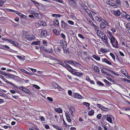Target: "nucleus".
I'll return each instance as SVG.
<instances>
[{
    "instance_id": "obj_1",
    "label": "nucleus",
    "mask_w": 130,
    "mask_h": 130,
    "mask_svg": "<svg viewBox=\"0 0 130 130\" xmlns=\"http://www.w3.org/2000/svg\"><path fill=\"white\" fill-rule=\"evenodd\" d=\"M110 40V43L113 47L116 48H119L118 41L115 37L111 39Z\"/></svg>"
},
{
    "instance_id": "obj_2",
    "label": "nucleus",
    "mask_w": 130,
    "mask_h": 130,
    "mask_svg": "<svg viewBox=\"0 0 130 130\" xmlns=\"http://www.w3.org/2000/svg\"><path fill=\"white\" fill-rule=\"evenodd\" d=\"M109 21H107L105 20L100 24V28L103 29L106 27V26H110L109 25Z\"/></svg>"
},
{
    "instance_id": "obj_3",
    "label": "nucleus",
    "mask_w": 130,
    "mask_h": 130,
    "mask_svg": "<svg viewBox=\"0 0 130 130\" xmlns=\"http://www.w3.org/2000/svg\"><path fill=\"white\" fill-rule=\"evenodd\" d=\"M111 6H113L114 8H116L117 6L120 4V0H113L111 1Z\"/></svg>"
},
{
    "instance_id": "obj_4",
    "label": "nucleus",
    "mask_w": 130,
    "mask_h": 130,
    "mask_svg": "<svg viewBox=\"0 0 130 130\" xmlns=\"http://www.w3.org/2000/svg\"><path fill=\"white\" fill-rule=\"evenodd\" d=\"M100 38L104 41V42L105 43V44L108 47L110 45L108 42V38L105 34Z\"/></svg>"
},
{
    "instance_id": "obj_5",
    "label": "nucleus",
    "mask_w": 130,
    "mask_h": 130,
    "mask_svg": "<svg viewBox=\"0 0 130 130\" xmlns=\"http://www.w3.org/2000/svg\"><path fill=\"white\" fill-rule=\"evenodd\" d=\"M106 116L107 117V120L110 123L113 124V123H112V120H114V117L112 115H106L105 117H106Z\"/></svg>"
},
{
    "instance_id": "obj_6",
    "label": "nucleus",
    "mask_w": 130,
    "mask_h": 130,
    "mask_svg": "<svg viewBox=\"0 0 130 130\" xmlns=\"http://www.w3.org/2000/svg\"><path fill=\"white\" fill-rule=\"evenodd\" d=\"M68 62V63L76 67H80L81 66L80 64L74 60H69Z\"/></svg>"
},
{
    "instance_id": "obj_7",
    "label": "nucleus",
    "mask_w": 130,
    "mask_h": 130,
    "mask_svg": "<svg viewBox=\"0 0 130 130\" xmlns=\"http://www.w3.org/2000/svg\"><path fill=\"white\" fill-rule=\"evenodd\" d=\"M61 22L62 24V25L63 28L68 29L70 28V27L68 24L64 22L63 21H62Z\"/></svg>"
},
{
    "instance_id": "obj_8",
    "label": "nucleus",
    "mask_w": 130,
    "mask_h": 130,
    "mask_svg": "<svg viewBox=\"0 0 130 130\" xmlns=\"http://www.w3.org/2000/svg\"><path fill=\"white\" fill-rule=\"evenodd\" d=\"M26 38L29 41H31L34 39L35 36L33 35H26Z\"/></svg>"
},
{
    "instance_id": "obj_9",
    "label": "nucleus",
    "mask_w": 130,
    "mask_h": 130,
    "mask_svg": "<svg viewBox=\"0 0 130 130\" xmlns=\"http://www.w3.org/2000/svg\"><path fill=\"white\" fill-rule=\"evenodd\" d=\"M92 66V68H94V70L95 72L98 73H99L100 72L99 68L97 66H95L93 65Z\"/></svg>"
},
{
    "instance_id": "obj_10",
    "label": "nucleus",
    "mask_w": 130,
    "mask_h": 130,
    "mask_svg": "<svg viewBox=\"0 0 130 130\" xmlns=\"http://www.w3.org/2000/svg\"><path fill=\"white\" fill-rule=\"evenodd\" d=\"M97 35L100 38H101L102 36H103L104 34L102 32L101 30H98L97 32Z\"/></svg>"
},
{
    "instance_id": "obj_11",
    "label": "nucleus",
    "mask_w": 130,
    "mask_h": 130,
    "mask_svg": "<svg viewBox=\"0 0 130 130\" xmlns=\"http://www.w3.org/2000/svg\"><path fill=\"white\" fill-rule=\"evenodd\" d=\"M108 33V37L109 40H110L111 39H112L113 38L115 37L113 36L111 32L110 31H108L107 32Z\"/></svg>"
},
{
    "instance_id": "obj_12",
    "label": "nucleus",
    "mask_w": 130,
    "mask_h": 130,
    "mask_svg": "<svg viewBox=\"0 0 130 130\" xmlns=\"http://www.w3.org/2000/svg\"><path fill=\"white\" fill-rule=\"evenodd\" d=\"M33 15H34L36 17L39 18L41 19L43 17V15L40 13H33Z\"/></svg>"
},
{
    "instance_id": "obj_13",
    "label": "nucleus",
    "mask_w": 130,
    "mask_h": 130,
    "mask_svg": "<svg viewBox=\"0 0 130 130\" xmlns=\"http://www.w3.org/2000/svg\"><path fill=\"white\" fill-rule=\"evenodd\" d=\"M72 73L75 75L79 77L83 75V74L82 73H79L74 71H73Z\"/></svg>"
},
{
    "instance_id": "obj_14",
    "label": "nucleus",
    "mask_w": 130,
    "mask_h": 130,
    "mask_svg": "<svg viewBox=\"0 0 130 130\" xmlns=\"http://www.w3.org/2000/svg\"><path fill=\"white\" fill-rule=\"evenodd\" d=\"M59 64L61 65L63 67H64L65 68H66V69L68 70L69 69H72V68L71 66H70L68 64L64 65V64L61 63H59Z\"/></svg>"
},
{
    "instance_id": "obj_15",
    "label": "nucleus",
    "mask_w": 130,
    "mask_h": 130,
    "mask_svg": "<svg viewBox=\"0 0 130 130\" xmlns=\"http://www.w3.org/2000/svg\"><path fill=\"white\" fill-rule=\"evenodd\" d=\"M95 19L98 22H103L105 20L103 19L101 17H96L95 18Z\"/></svg>"
},
{
    "instance_id": "obj_16",
    "label": "nucleus",
    "mask_w": 130,
    "mask_h": 130,
    "mask_svg": "<svg viewBox=\"0 0 130 130\" xmlns=\"http://www.w3.org/2000/svg\"><path fill=\"white\" fill-rule=\"evenodd\" d=\"M102 61L103 62H105L107 64L110 65H111V63L110 61H108L106 58H105L104 59H102Z\"/></svg>"
},
{
    "instance_id": "obj_17",
    "label": "nucleus",
    "mask_w": 130,
    "mask_h": 130,
    "mask_svg": "<svg viewBox=\"0 0 130 130\" xmlns=\"http://www.w3.org/2000/svg\"><path fill=\"white\" fill-rule=\"evenodd\" d=\"M41 35L44 37H46L47 35L46 30H41Z\"/></svg>"
},
{
    "instance_id": "obj_18",
    "label": "nucleus",
    "mask_w": 130,
    "mask_h": 130,
    "mask_svg": "<svg viewBox=\"0 0 130 130\" xmlns=\"http://www.w3.org/2000/svg\"><path fill=\"white\" fill-rule=\"evenodd\" d=\"M113 12L114 15L117 16H119L121 13L120 11L118 10H114L113 11Z\"/></svg>"
},
{
    "instance_id": "obj_19",
    "label": "nucleus",
    "mask_w": 130,
    "mask_h": 130,
    "mask_svg": "<svg viewBox=\"0 0 130 130\" xmlns=\"http://www.w3.org/2000/svg\"><path fill=\"white\" fill-rule=\"evenodd\" d=\"M65 114L67 120L69 122H71V119L70 117L69 116L68 113H66Z\"/></svg>"
},
{
    "instance_id": "obj_20",
    "label": "nucleus",
    "mask_w": 130,
    "mask_h": 130,
    "mask_svg": "<svg viewBox=\"0 0 130 130\" xmlns=\"http://www.w3.org/2000/svg\"><path fill=\"white\" fill-rule=\"evenodd\" d=\"M63 49L64 53L65 54H66L67 55H68L69 54V50L68 48H63Z\"/></svg>"
},
{
    "instance_id": "obj_21",
    "label": "nucleus",
    "mask_w": 130,
    "mask_h": 130,
    "mask_svg": "<svg viewBox=\"0 0 130 130\" xmlns=\"http://www.w3.org/2000/svg\"><path fill=\"white\" fill-rule=\"evenodd\" d=\"M74 95L75 97L78 99H81L82 98V96L77 93H75Z\"/></svg>"
},
{
    "instance_id": "obj_22",
    "label": "nucleus",
    "mask_w": 130,
    "mask_h": 130,
    "mask_svg": "<svg viewBox=\"0 0 130 130\" xmlns=\"http://www.w3.org/2000/svg\"><path fill=\"white\" fill-rule=\"evenodd\" d=\"M3 80L6 82L7 83H9L11 85H12L14 86L15 85L13 84V83H12V82H10L7 80L5 78H4L3 79Z\"/></svg>"
},
{
    "instance_id": "obj_23",
    "label": "nucleus",
    "mask_w": 130,
    "mask_h": 130,
    "mask_svg": "<svg viewBox=\"0 0 130 130\" xmlns=\"http://www.w3.org/2000/svg\"><path fill=\"white\" fill-rule=\"evenodd\" d=\"M55 110L56 111L59 113H62V110L60 108H56L55 109Z\"/></svg>"
},
{
    "instance_id": "obj_24",
    "label": "nucleus",
    "mask_w": 130,
    "mask_h": 130,
    "mask_svg": "<svg viewBox=\"0 0 130 130\" xmlns=\"http://www.w3.org/2000/svg\"><path fill=\"white\" fill-rule=\"evenodd\" d=\"M74 110V108L72 107H70L69 108V111L72 115H73V112Z\"/></svg>"
},
{
    "instance_id": "obj_25",
    "label": "nucleus",
    "mask_w": 130,
    "mask_h": 130,
    "mask_svg": "<svg viewBox=\"0 0 130 130\" xmlns=\"http://www.w3.org/2000/svg\"><path fill=\"white\" fill-rule=\"evenodd\" d=\"M20 70L21 71L24 73H25L26 74H28L29 75H31L32 74L31 73H29L28 72H27L24 69H20Z\"/></svg>"
},
{
    "instance_id": "obj_26",
    "label": "nucleus",
    "mask_w": 130,
    "mask_h": 130,
    "mask_svg": "<svg viewBox=\"0 0 130 130\" xmlns=\"http://www.w3.org/2000/svg\"><path fill=\"white\" fill-rule=\"evenodd\" d=\"M104 82L107 85L108 87L110 86V85L111 84V83H110V82H109L106 79H104Z\"/></svg>"
},
{
    "instance_id": "obj_27",
    "label": "nucleus",
    "mask_w": 130,
    "mask_h": 130,
    "mask_svg": "<svg viewBox=\"0 0 130 130\" xmlns=\"http://www.w3.org/2000/svg\"><path fill=\"white\" fill-rule=\"evenodd\" d=\"M23 91L28 94H31L30 93V91L25 88H24Z\"/></svg>"
},
{
    "instance_id": "obj_28",
    "label": "nucleus",
    "mask_w": 130,
    "mask_h": 130,
    "mask_svg": "<svg viewBox=\"0 0 130 130\" xmlns=\"http://www.w3.org/2000/svg\"><path fill=\"white\" fill-rule=\"evenodd\" d=\"M92 57L94 58L96 60H99L100 59V58L98 56H96L95 55H93Z\"/></svg>"
},
{
    "instance_id": "obj_29",
    "label": "nucleus",
    "mask_w": 130,
    "mask_h": 130,
    "mask_svg": "<svg viewBox=\"0 0 130 130\" xmlns=\"http://www.w3.org/2000/svg\"><path fill=\"white\" fill-rule=\"evenodd\" d=\"M11 44L15 46H18L19 45L18 43L15 41H13L12 42V43Z\"/></svg>"
},
{
    "instance_id": "obj_30",
    "label": "nucleus",
    "mask_w": 130,
    "mask_h": 130,
    "mask_svg": "<svg viewBox=\"0 0 130 130\" xmlns=\"http://www.w3.org/2000/svg\"><path fill=\"white\" fill-rule=\"evenodd\" d=\"M40 43V41H37L35 42H34L32 43V44L34 45H39Z\"/></svg>"
},
{
    "instance_id": "obj_31",
    "label": "nucleus",
    "mask_w": 130,
    "mask_h": 130,
    "mask_svg": "<svg viewBox=\"0 0 130 130\" xmlns=\"http://www.w3.org/2000/svg\"><path fill=\"white\" fill-rule=\"evenodd\" d=\"M6 2V0H0V6H2L3 4Z\"/></svg>"
},
{
    "instance_id": "obj_32",
    "label": "nucleus",
    "mask_w": 130,
    "mask_h": 130,
    "mask_svg": "<svg viewBox=\"0 0 130 130\" xmlns=\"http://www.w3.org/2000/svg\"><path fill=\"white\" fill-rule=\"evenodd\" d=\"M53 127L54 128H56L58 130H63L62 129H60L59 128V127H58V126L57 125H52Z\"/></svg>"
},
{
    "instance_id": "obj_33",
    "label": "nucleus",
    "mask_w": 130,
    "mask_h": 130,
    "mask_svg": "<svg viewBox=\"0 0 130 130\" xmlns=\"http://www.w3.org/2000/svg\"><path fill=\"white\" fill-rule=\"evenodd\" d=\"M54 32V33L56 35H58L59 34V31H58L57 29H54L53 30Z\"/></svg>"
},
{
    "instance_id": "obj_34",
    "label": "nucleus",
    "mask_w": 130,
    "mask_h": 130,
    "mask_svg": "<svg viewBox=\"0 0 130 130\" xmlns=\"http://www.w3.org/2000/svg\"><path fill=\"white\" fill-rule=\"evenodd\" d=\"M69 2L71 5H74L75 4V3L73 1V0H70Z\"/></svg>"
},
{
    "instance_id": "obj_35",
    "label": "nucleus",
    "mask_w": 130,
    "mask_h": 130,
    "mask_svg": "<svg viewBox=\"0 0 130 130\" xmlns=\"http://www.w3.org/2000/svg\"><path fill=\"white\" fill-rule=\"evenodd\" d=\"M94 112L93 110H91L90 111L88 112V115L90 116L93 115L94 114Z\"/></svg>"
},
{
    "instance_id": "obj_36",
    "label": "nucleus",
    "mask_w": 130,
    "mask_h": 130,
    "mask_svg": "<svg viewBox=\"0 0 130 130\" xmlns=\"http://www.w3.org/2000/svg\"><path fill=\"white\" fill-rule=\"evenodd\" d=\"M53 49L51 47L48 49H47L46 52L48 53H52L53 52Z\"/></svg>"
},
{
    "instance_id": "obj_37",
    "label": "nucleus",
    "mask_w": 130,
    "mask_h": 130,
    "mask_svg": "<svg viewBox=\"0 0 130 130\" xmlns=\"http://www.w3.org/2000/svg\"><path fill=\"white\" fill-rule=\"evenodd\" d=\"M110 55L112 57L113 60H115V55L114 54L112 53H110Z\"/></svg>"
},
{
    "instance_id": "obj_38",
    "label": "nucleus",
    "mask_w": 130,
    "mask_h": 130,
    "mask_svg": "<svg viewBox=\"0 0 130 130\" xmlns=\"http://www.w3.org/2000/svg\"><path fill=\"white\" fill-rule=\"evenodd\" d=\"M96 83L98 85L100 86H104V84L103 83L100 81H97L96 82Z\"/></svg>"
},
{
    "instance_id": "obj_39",
    "label": "nucleus",
    "mask_w": 130,
    "mask_h": 130,
    "mask_svg": "<svg viewBox=\"0 0 130 130\" xmlns=\"http://www.w3.org/2000/svg\"><path fill=\"white\" fill-rule=\"evenodd\" d=\"M32 86L38 89L40 88V87L39 86H38L37 85H35V84L33 85Z\"/></svg>"
},
{
    "instance_id": "obj_40",
    "label": "nucleus",
    "mask_w": 130,
    "mask_h": 130,
    "mask_svg": "<svg viewBox=\"0 0 130 130\" xmlns=\"http://www.w3.org/2000/svg\"><path fill=\"white\" fill-rule=\"evenodd\" d=\"M83 104L84 105H85L88 107H89L90 106V103L88 102H84L83 103Z\"/></svg>"
},
{
    "instance_id": "obj_41",
    "label": "nucleus",
    "mask_w": 130,
    "mask_h": 130,
    "mask_svg": "<svg viewBox=\"0 0 130 130\" xmlns=\"http://www.w3.org/2000/svg\"><path fill=\"white\" fill-rule=\"evenodd\" d=\"M52 85L55 88H59V87H60V86H59L56 83H54Z\"/></svg>"
},
{
    "instance_id": "obj_42",
    "label": "nucleus",
    "mask_w": 130,
    "mask_h": 130,
    "mask_svg": "<svg viewBox=\"0 0 130 130\" xmlns=\"http://www.w3.org/2000/svg\"><path fill=\"white\" fill-rule=\"evenodd\" d=\"M68 23L71 25H74V22L73 21L71 20H69L68 21Z\"/></svg>"
},
{
    "instance_id": "obj_43",
    "label": "nucleus",
    "mask_w": 130,
    "mask_h": 130,
    "mask_svg": "<svg viewBox=\"0 0 130 130\" xmlns=\"http://www.w3.org/2000/svg\"><path fill=\"white\" fill-rule=\"evenodd\" d=\"M31 1L35 5H39V3L35 1H34L33 0H31Z\"/></svg>"
},
{
    "instance_id": "obj_44",
    "label": "nucleus",
    "mask_w": 130,
    "mask_h": 130,
    "mask_svg": "<svg viewBox=\"0 0 130 130\" xmlns=\"http://www.w3.org/2000/svg\"><path fill=\"white\" fill-rule=\"evenodd\" d=\"M85 79L86 80H87L89 82H90L91 80L90 78L88 76H86Z\"/></svg>"
},
{
    "instance_id": "obj_45",
    "label": "nucleus",
    "mask_w": 130,
    "mask_h": 130,
    "mask_svg": "<svg viewBox=\"0 0 130 130\" xmlns=\"http://www.w3.org/2000/svg\"><path fill=\"white\" fill-rule=\"evenodd\" d=\"M47 99L51 102H52L53 101V100L52 98L51 97H47Z\"/></svg>"
},
{
    "instance_id": "obj_46",
    "label": "nucleus",
    "mask_w": 130,
    "mask_h": 130,
    "mask_svg": "<svg viewBox=\"0 0 130 130\" xmlns=\"http://www.w3.org/2000/svg\"><path fill=\"white\" fill-rule=\"evenodd\" d=\"M78 36L80 38L83 39H84V38L83 35L80 34H78Z\"/></svg>"
},
{
    "instance_id": "obj_47",
    "label": "nucleus",
    "mask_w": 130,
    "mask_h": 130,
    "mask_svg": "<svg viewBox=\"0 0 130 130\" xmlns=\"http://www.w3.org/2000/svg\"><path fill=\"white\" fill-rule=\"evenodd\" d=\"M112 1V0L107 1L106 2V3L107 4H108L109 5H110L111 6V3H112L111 1Z\"/></svg>"
},
{
    "instance_id": "obj_48",
    "label": "nucleus",
    "mask_w": 130,
    "mask_h": 130,
    "mask_svg": "<svg viewBox=\"0 0 130 130\" xmlns=\"http://www.w3.org/2000/svg\"><path fill=\"white\" fill-rule=\"evenodd\" d=\"M101 110H106V111H108V110H107V109L108 110H109V109H108V108H105L103 107H102V108L101 109Z\"/></svg>"
},
{
    "instance_id": "obj_49",
    "label": "nucleus",
    "mask_w": 130,
    "mask_h": 130,
    "mask_svg": "<svg viewBox=\"0 0 130 130\" xmlns=\"http://www.w3.org/2000/svg\"><path fill=\"white\" fill-rule=\"evenodd\" d=\"M97 118L98 119H100L101 118V114H98L97 116H96Z\"/></svg>"
},
{
    "instance_id": "obj_50",
    "label": "nucleus",
    "mask_w": 130,
    "mask_h": 130,
    "mask_svg": "<svg viewBox=\"0 0 130 130\" xmlns=\"http://www.w3.org/2000/svg\"><path fill=\"white\" fill-rule=\"evenodd\" d=\"M127 14V13H126L125 12H123V13H121V14L122 15V16L124 17H125V16Z\"/></svg>"
},
{
    "instance_id": "obj_51",
    "label": "nucleus",
    "mask_w": 130,
    "mask_h": 130,
    "mask_svg": "<svg viewBox=\"0 0 130 130\" xmlns=\"http://www.w3.org/2000/svg\"><path fill=\"white\" fill-rule=\"evenodd\" d=\"M126 28H130V23H128L126 25Z\"/></svg>"
},
{
    "instance_id": "obj_52",
    "label": "nucleus",
    "mask_w": 130,
    "mask_h": 130,
    "mask_svg": "<svg viewBox=\"0 0 130 130\" xmlns=\"http://www.w3.org/2000/svg\"><path fill=\"white\" fill-rule=\"evenodd\" d=\"M55 22L56 25H59V23L58 20H55Z\"/></svg>"
},
{
    "instance_id": "obj_53",
    "label": "nucleus",
    "mask_w": 130,
    "mask_h": 130,
    "mask_svg": "<svg viewBox=\"0 0 130 130\" xmlns=\"http://www.w3.org/2000/svg\"><path fill=\"white\" fill-rule=\"evenodd\" d=\"M25 88V87L23 86H20L19 87V88L20 90L23 91Z\"/></svg>"
},
{
    "instance_id": "obj_54",
    "label": "nucleus",
    "mask_w": 130,
    "mask_h": 130,
    "mask_svg": "<svg viewBox=\"0 0 130 130\" xmlns=\"http://www.w3.org/2000/svg\"><path fill=\"white\" fill-rule=\"evenodd\" d=\"M125 18L127 19H130V15L127 14L125 16Z\"/></svg>"
},
{
    "instance_id": "obj_55",
    "label": "nucleus",
    "mask_w": 130,
    "mask_h": 130,
    "mask_svg": "<svg viewBox=\"0 0 130 130\" xmlns=\"http://www.w3.org/2000/svg\"><path fill=\"white\" fill-rule=\"evenodd\" d=\"M28 17H29L31 18L34 19L35 18V17L33 15L30 14L29 15Z\"/></svg>"
},
{
    "instance_id": "obj_56",
    "label": "nucleus",
    "mask_w": 130,
    "mask_h": 130,
    "mask_svg": "<svg viewBox=\"0 0 130 130\" xmlns=\"http://www.w3.org/2000/svg\"><path fill=\"white\" fill-rule=\"evenodd\" d=\"M110 30L113 33L115 32L116 31V30L114 28H112L110 29Z\"/></svg>"
},
{
    "instance_id": "obj_57",
    "label": "nucleus",
    "mask_w": 130,
    "mask_h": 130,
    "mask_svg": "<svg viewBox=\"0 0 130 130\" xmlns=\"http://www.w3.org/2000/svg\"><path fill=\"white\" fill-rule=\"evenodd\" d=\"M17 57L19 59H21L22 60H24V58L21 56H17Z\"/></svg>"
},
{
    "instance_id": "obj_58",
    "label": "nucleus",
    "mask_w": 130,
    "mask_h": 130,
    "mask_svg": "<svg viewBox=\"0 0 130 130\" xmlns=\"http://www.w3.org/2000/svg\"><path fill=\"white\" fill-rule=\"evenodd\" d=\"M28 68L29 69H30L31 70L32 72H36L37 71V70L36 69H33L32 68Z\"/></svg>"
},
{
    "instance_id": "obj_59",
    "label": "nucleus",
    "mask_w": 130,
    "mask_h": 130,
    "mask_svg": "<svg viewBox=\"0 0 130 130\" xmlns=\"http://www.w3.org/2000/svg\"><path fill=\"white\" fill-rule=\"evenodd\" d=\"M40 119L41 121H44L45 119L44 117L43 116H41L40 117Z\"/></svg>"
},
{
    "instance_id": "obj_60",
    "label": "nucleus",
    "mask_w": 130,
    "mask_h": 130,
    "mask_svg": "<svg viewBox=\"0 0 130 130\" xmlns=\"http://www.w3.org/2000/svg\"><path fill=\"white\" fill-rule=\"evenodd\" d=\"M17 14H18L19 16L21 17H22L23 16H24L23 15L22 13H16Z\"/></svg>"
},
{
    "instance_id": "obj_61",
    "label": "nucleus",
    "mask_w": 130,
    "mask_h": 130,
    "mask_svg": "<svg viewBox=\"0 0 130 130\" xmlns=\"http://www.w3.org/2000/svg\"><path fill=\"white\" fill-rule=\"evenodd\" d=\"M62 38L63 39H64L66 37L65 35L63 33H62L61 34Z\"/></svg>"
},
{
    "instance_id": "obj_62",
    "label": "nucleus",
    "mask_w": 130,
    "mask_h": 130,
    "mask_svg": "<svg viewBox=\"0 0 130 130\" xmlns=\"http://www.w3.org/2000/svg\"><path fill=\"white\" fill-rule=\"evenodd\" d=\"M119 53L120 55L121 56L123 57L124 56V55L123 53L122 52H121V51H119Z\"/></svg>"
},
{
    "instance_id": "obj_63",
    "label": "nucleus",
    "mask_w": 130,
    "mask_h": 130,
    "mask_svg": "<svg viewBox=\"0 0 130 130\" xmlns=\"http://www.w3.org/2000/svg\"><path fill=\"white\" fill-rule=\"evenodd\" d=\"M89 16L90 17V18H93V16L92 15V14L91 13V12L90 13H89Z\"/></svg>"
},
{
    "instance_id": "obj_64",
    "label": "nucleus",
    "mask_w": 130,
    "mask_h": 130,
    "mask_svg": "<svg viewBox=\"0 0 130 130\" xmlns=\"http://www.w3.org/2000/svg\"><path fill=\"white\" fill-rule=\"evenodd\" d=\"M45 128L47 129H50L49 126L47 125H46L45 126Z\"/></svg>"
}]
</instances>
